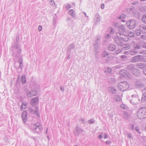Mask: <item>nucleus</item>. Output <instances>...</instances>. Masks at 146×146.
<instances>
[{
	"label": "nucleus",
	"mask_w": 146,
	"mask_h": 146,
	"mask_svg": "<svg viewBox=\"0 0 146 146\" xmlns=\"http://www.w3.org/2000/svg\"><path fill=\"white\" fill-rule=\"evenodd\" d=\"M31 129L35 133H38L42 129V127L39 123H36L32 125Z\"/></svg>",
	"instance_id": "obj_5"
},
{
	"label": "nucleus",
	"mask_w": 146,
	"mask_h": 146,
	"mask_svg": "<svg viewBox=\"0 0 146 146\" xmlns=\"http://www.w3.org/2000/svg\"><path fill=\"white\" fill-rule=\"evenodd\" d=\"M104 4H101V8L102 9H104Z\"/></svg>",
	"instance_id": "obj_59"
},
{
	"label": "nucleus",
	"mask_w": 146,
	"mask_h": 146,
	"mask_svg": "<svg viewBox=\"0 0 146 146\" xmlns=\"http://www.w3.org/2000/svg\"><path fill=\"white\" fill-rule=\"evenodd\" d=\"M35 109H36V110L35 111V113L36 115H37V116H38L39 117V113H38V111L39 110L38 108V107L36 106L35 108Z\"/></svg>",
	"instance_id": "obj_31"
},
{
	"label": "nucleus",
	"mask_w": 146,
	"mask_h": 146,
	"mask_svg": "<svg viewBox=\"0 0 146 146\" xmlns=\"http://www.w3.org/2000/svg\"><path fill=\"white\" fill-rule=\"evenodd\" d=\"M111 71V69L110 68H108L105 71V72L107 73H110Z\"/></svg>",
	"instance_id": "obj_42"
},
{
	"label": "nucleus",
	"mask_w": 146,
	"mask_h": 146,
	"mask_svg": "<svg viewBox=\"0 0 146 146\" xmlns=\"http://www.w3.org/2000/svg\"><path fill=\"white\" fill-rule=\"evenodd\" d=\"M135 68L134 67V66L133 65H130L127 66V68L131 71V72L132 70H133V69H134Z\"/></svg>",
	"instance_id": "obj_23"
},
{
	"label": "nucleus",
	"mask_w": 146,
	"mask_h": 146,
	"mask_svg": "<svg viewBox=\"0 0 146 146\" xmlns=\"http://www.w3.org/2000/svg\"><path fill=\"white\" fill-rule=\"evenodd\" d=\"M128 35L130 37H133L134 36L135 34L134 33H133L131 32H130L129 33Z\"/></svg>",
	"instance_id": "obj_38"
},
{
	"label": "nucleus",
	"mask_w": 146,
	"mask_h": 146,
	"mask_svg": "<svg viewBox=\"0 0 146 146\" xmlns=\"http://www.w3.org/2000/svg\"><path fill=\"white\" fill-rule=\"evenodd\" d=\"M106 36L107 38H109L111 36V35H110L108 34Z\"/></svg>",
	"instance_id": "obj_61"
},
{
	"label": "nucleus",
	"mask_w": 146,
	"mask_h": 146,
	"mask_svg": "<svg viewBox=\"0 0 146 146\" xmlns=\"http://www.w3.org/2000/svg\"><path fill=\"white\" fill-rule=\"evenodd\" d=\"M140 29L144 33H146V26L144 25H141L139 26Z\"/></svg>",
	"instance_id": "obj_18"
},
{
	"label": "nucleus",
	"mask_w": 146,
	"mask_h": 146,
	"mask_svg": "<svg viewBox=\"0 0 146 146\" xmlns=\"http://www.w3.org/2000/svg\"><path fill=\"white\" fill-rule=\"evenodd\" d=\"M37 94V91L35 90H32L27 92L26 95L29 98L35 96Z\"/></svg>",
	"instance_id": "obj_12"
},
{
	"label": "nucleus",
	"mask_w": 146,
	"mask_h": 146,
	"mask_svg": "<svg viewBox=\"0 0 146 146\" xmlns=\"http://www.w3.org/2000/svg\"><path fill=\"white\" fill-rule=\"evenodd\" d=\"M60 89L62 91H64V87H63L62 86H60Z\"/></svg>",
	"instance_id": "obj_63"
},
{
	"label": "nucleus",
	"mask_w": 146,
	"mask_h": 146,
	"mask_svg": "<svg viewBox=\"0 0 146 146\" xmlns=\"http://www.w3.org/2000/svg\"><path fill=\"white\" fill-rule=\"evenodd\" d=\"M109 90L110 92L112 94H115L116 92V90L114 89L113 88H109Z\"/></svg>",
	"instance_id": "obj_26"
},
{
	"label": "nucleus",
	"mask_w": 146,
	"mask_h": 146,
	"mask_svg": "<svg viewBox=\"0 0 146 146\" xmlns=\"http://www.w3.org/2000/svg\"><path fill=\"white\" fill-rule=\"evenodd\" d=\"M94 50L96 53H97L99 52L100 50V47L98 42L96 40V43H95L94 45Z\"/></svg>",
	"instance_id": "obj_15"
},
{
	"label": "nucleus",
	"mask_w": 146,
	"mask_h": 146,
	"mask_svg": "<svg viewBox=\"0 0 146 146\" xmlns=\"http://www.w3.org/2000/svg\"><path fill=\"white\" fill-rule=\"evenodd\" d=\"M118 31L116 33L117 36H119L120 35L126 36L124 33L126 32L125 27L124 25L119 26L117 29Z\"/></svg>",
	"instance_id": "obj_8"
},
{
	"label": "nucleus",
	"mask_w": 146,
	"mask_h": 146,
	"mask_svg": "<svg viewBox=\"0 0 146 146\" xmlns=\"http://www.w3.org/2000/svg\"><path fill=\"white\" fill-rule=\"evenodd\" d=\"M27 104L28 103L27 102H24L23 103H22L21 105L27 107Z\"/></svg>",
	"instance_id": "obj_48"
},
{
	"label": "nucleus",
	"mask_w": 146,
	"mask_h": 146,
	"mask_svg": "<svg viewBox=\"0 0 146 146\" xmlns=\"http://www.w3.org/2000/svg\"><path fill=\"white\" fill-rule=\"evenodd\" d=\"M95 121V120L94 119L92 118L90 119V120H89L88 122L89 124H91L94 123Z\"/></svg>",
	"instance_id": "obj_35"
},
{
	"label": "nucleus",
	"mask_w": 146,
	"mask_h": 146,
	"mask_svg": "<svg viewBox=\"0 0 146 146\" xmlns=\"http://www.w3.org/2000/svg\"><path fill=\"white\" fill-rule=\"evenodd\" d=\"M26 107L24 106L21 105V111H23L26 108Z\"/></svg>",
	"instance_id": "obj_47"
},
{
	"label": "nucleus",
	"mask_w": 146,
	"mask_h": 146,
	"mask_svg": "<svg viewBox=\"0 0 146 146\" xmlns=\"http://www.w3.org/2000/svg\"><path fill=\"white\" fill-rule=\"evenodd\" d=\"M69 50L73 49L75 48L74 45L73 44H71L69 46Z\"/></svg>",
	"instance_id": "obj_37"
},
{
	"label": "nucleus",
	"mask_w": 146,
	"mask_h": 146,
	"mask_svg": "<svg viewBox=\"0 0 146 146\" xmlns=\"http://www.w3.org/2000/svg\"><path fill=\"white\" fill-rule=\"evenodd\" d=\"M53 2V4H54V1H53V0H51L50 2V4H51L52 5H53V3H52Z\"/></svg>",
	"instance_id": "obj_64"
},
{
	"label": "nucleus",
	"mask_w": 146,
	"mask_h": 146,
	"mask_svg": "<svg viewBox=\"0 0 146 146\" xmlns=\"http://www.w3.org/2000/svg\"><path fill=\"white\" fill-rule=\"evenodd\" d=\"M131 47L130 45L128 44H125L124 46L123 47V49H127L130 48Z\"/></svg>",
	"instance_id": "obj_34"
},
{
	"label": "nucleus",
	"mask_w": 146,
	"mask_h": 146,
	"mask_svg": "<svg viewBox=\"0 0 146 146\" xmlns=\"http://www.w3.org/2000/svg\"><path fill=\"white\" fill-rule=\"evenodd\" d=\"M144 74L146 75V68H145L143 70Z\"/></svg>",
	"instance_id": "obj_57"
},
{
	"label": "nucleus",
	"mask_w": 146,
	"mask_h": 146,
	"mask_svg": "<svg viewBox=\"0 0 146 146\" xmlns=\"http://www.w3.org/2000/svg\"><path fill=\"white\" fill-rule=\"evenodd\" d=\"M129 52L130 54L134 55L136 54L137 52L136 51V50L135 49V50H129Z\"/></svg>",
	"instance_id": "obj_25"
},
{
	"label": "nucleus",
	"mask_w": 146,
	"mask_h": 146,
	"mask_svg": "<svg viewBox=\"0 0 146 146\" xmlns=\"http://www.w3.org/2000/svg\"><path fill=\"white\" fill-rule=\"evenodd\" d=\"M131 72L135 76H138L140 75V71L137 68L133 69Z\"/></svg>",
	"instance_id": "obj_16"
},
{
	"label": "nucleus",
	"mask_w": 146,
	"mask_h": 146,
	"mask_svg": "<svg viewBox=\"0 0 146 146\" xmlns=\"http://www.w3.org/2000/svg\"><path fill=\"white\" fill-rule=\"evenodd\" d=\"M141 101L142 102H146V92L143 94L141 99Z\"/></svg>",
	"instance_id": "obj_24"
},
{
	"label": "nucleus",
	"mask_w": 146,
	"mask_h": 146,
	"mask_svg": "<svg viewBox=\"0 0 146 146\" xmlns=\"http://www.w3.org/2000/svg\"><path fill=\"white\" fill-rule=\"evenodd\" d=\"M130 115L126 111H124L123 113V118L127 119L130 117Z\"/></svg>",
	"instance_id": "obj_19"
},
{
	"label": "nucleus",
	"mask_w": 146,
	"mask_h": 146,
	"mask_svg": "<svg viewBox=\"0 0 146 146\" xmlns=\"http://www.w3.org/2000/svg\"><path fill=\"white\" fill-rule=\"evenodd\" d=\"M121 108L122 109H126V106L124 105H121Z\"/></svg>",
	"instance_id": "obj_52"
},
{
	"label": "nucleus",
	"mask_w": 146,
	"mask_h": 146,
	"mask_svg": "<svg viewBox=\"0 0 146 146\" xmlns=\"http://www.w3.org/2000/svg\"><path fill=\"white\" fill-rule=\"evenodd\" d=\"M137 67L140 69H143L146 67V64L143 63H139L136 64Z\"/></svg>",
	"instance_id": "obj_17"
},
{
	"label": "nucleus",
	"mask_w": 146,
	"mask_h": 146,
	"mask_svg": "<svg viewBox=\"0 0 146 146\" xmlns=\"http://www.w3.org/2000/svg\"><path fill=\"white\" fill-rule=\"evenodd\" d=\"M127 11L128 13L133 14L134 16L136 18H139L140 16L139 13L134 6L130 7L129 8L127 9Z\"/></svg>",
	"instance_id": "obj_7"
},
{
	"label": "nucleus",
	"mask_w": 146,
	"mask_h": 146,
	"mask_svg": "<svg viewBox=\"0 0 146 146\" xmlns=\"http://www.w3.org/2000/svg\"><path fill=\"white\" fill-rule=\"evenodd\" d=\"M75 130L77 131V135H78L79 134H80L81 133H82L83 131V130L81 129L79 127H76Z\"/></svg>",
	"instance_id": "obj_21"
},
{
	"label": "nucleus",
	"mask_w": 146,
	"mask_h": 146,
	"mask_svg": "<svg viewBox=\"0 0 146 146\" xmlns=\"http://www.w3.org/2000/svg\"><path fill=\"white\" fill-rule=\"evenodd\" d=\"M121 58L123 59L124 60H126L127 58V56L125 55H122L121 56Z\"/></svg>",
	"instance_id": "obj_43"
},
{
	"label": "nucleus",
	"mask_w": 146,
	"mask_h": 146,
	"mask_svg": "<svg viewBox=\"0 0 146 146\" xmlns=\"http://www.w3.org/2000/svg\"><path fill=\"white\" fill-rule=\"evenodd\" d=\"M21 81L23 84H25L26 83V78L25 75H23L21 76Z\"/></svg>",
	"instance_id": "obj_22"
},
{
	"label": "nucleus",
	"mask_w": 146,
	"mask_h": 146,
	"mask_svg": "<svg viewBox=\"0 0 146 146\" xmlns=\"http://www.w3.org/2000/svg\"><path fill=\"white\" fill-rule=\"evenodd\" d=\"M126 17V15L124 14H122L119 17V19H121V21L122 22H124L125 21L123 20V19L125 18Z\"/></svg>",
	"instance_id": "obj_30"
},
{
	"label": "nucleus",
	"mask_w": 146,
	"mask_h": 146,
	"mask_svg": "<svg viewBox=\"0 0 146 146\" xmlns=\"http://www.w3.org/2000/svg\"><path fill=\"white\" fill-rule=\"evenodd\" d=\"M135 130L139 132V128L138 127H135Z\"/></svg>",
	"instance_id": "obj_62"
},
{
	"label": "nucleus",
	"mask_w": 146,
	"mask_h": 146,
	"mask_svg": "<svg viewBox=\"0 0 146 146\" xmlns=\"http://www.w3.org/2000/svg\"><path fill=\"white\" fill-rule=\"evenodd\" d=\"M12 49L13 51L12 56L15 58L19 57L22 52L21 46L17 43H15L12 46Z\"/></svg>",
	"instance_id": "obj_1"
},
{
	"label": "nucleus",
	"mask_w": 146,
	"mask_h": 146,
	"mask_svg": "<svg viewBox=\"0 0 146 146\" xmlns=\"http://www.w3.org/2000/svg\"><path fill=\"white\" fill-rule=\"evenodd\" d=\"M141 32L140 29H136L135 30V33L137 36H140L141 35Z\"/></svg>",
	"instance_id": "obj_33"
},
{
	"label": "nucleus",
	"mask_w": 146,
	"mask_h": 146,
	"mask_svg": "<svg viewBox=\"0 0 146 146\" xmlns=\"http://www.w3.org/2000/svg\"><path fill=\"white\" fill-rule=\"evenodd\" d=\"M128 40V38L126 36L120 35L115 37V41L117 45L120 46H123V42L127 41Z\"/></svg>",
	"instance_id": "obj_2"
},
{
	"label": "nucleus",
	"mask_w": 146,
	"mask_h": 146,
	"mask_svg": "<svg viewBox=\"0 0 146 146\" xmlns=\"http://www.w3.org/2000/svg\"><path fill=\"white\" fill-rule=\"evenodd\" d=\"M116 48L115 45L113 44H111L109 46L108 49L110 51H113Z\"/></svg>",
	"instance_id": "obj_20"
},
{
	"label": "nucleus",
	"mask_w": 146,
	"mask_h": 146,
	"mask_svg": "<svg viewBox=\"0 0 146 146\" xmlns=\"http://www.w3.org/2000/svg\"><path fill=\"white\" fill-rule=\"evenodd\" d=\"M66 7L67 10H68L71 7V5L69 4H67Z\"/></svg>",
	"instance_id": "obj_46"
},
{
	"label": "nucleus",
	"mask_w": 146,
	"mask_h": 146,
	"mask_svg": "<svg viewBox=\"0 0 146 146\" xmlns=\"http://www.w3.org/2000/svg\"><path fill=\"white\" fill-rule=\"evenodd\" d=\"M137 116L140 119L146 118V107L140 108L137 112Z\"/></svg>",
	"instance_id": "obj_3"
},
{
	"label": "nucleus",
	"mask_w": 146,
	"mask_h": 146,
	"mask_svg": "<svg viewBox=\"0 0 146 146\" xmlns=\"http://www.w3.org/2000/svg\"><path fill=\"white\" fill-rule=\"evenodd\" d=\"M126 25L129 28L132 29H134L136 25V21L133 20L128 21L126 23Z\"/></svg>",
	"instance_id": "obj_9"
},
{
	"label": "nucleus",
	"mask_w": 146,
	"mask_h": 146,
	"mask_svg": "<svg viewBox=\"0 0 146 146\" xmlns=\"http://www.w3.org/2000/svg\"><path fill=\"white\" fill-rule=\"evenodd\" d=\"M108 55V53L107 52H105L102 55V57H105L106 56V55Z\"/></svg>",
	"instance_id": "obj_45"
},
{
	"label": "nucleus",
	"mask_w": 146,
	"mask_h": 146,
	"mask_svg": "<svg viewBox=\"0 0 146 146\" xmlns=\"http://www.w3.org/2000/svg\"><path fill=\"white\" fill-rule=\"evenodd\" d=\"M115 99L118 102L120 101L121 100V97L117 95H116L115 96Z\"/></svg>",
	"instance_id": "obj_29"
},
{
	"label": "nucleus",
	"mask_w": 146,
	"mask_h": 146,
	"mask_svg": "<svg viewBox=\"0 0 146 146\" xmlns=\"http://www.w3.org/2000/svg\"><path fill=\"white\" fill-rule=\"evenodd\" d=\"M129 50L128 51H125L124 52V54H129Z\"/></svg>",
	"instance_id": "obj_54"
},
{
	"label": "nucleus",
	"mask_w": 146,
	"mask_h": 146,
	"mask_svg": "<svg viewBox=\"0 0 146 146\" xmlns=\"http://www.w3.org/2000/svg\"><path fill=\"white\" fill-rule=\"evenodd\" d=\"M69 13L70 15L73 17H74L75 15V12L73 9H70V10Z\"/></svg>",
	"instance_id": "obj_28"
},
{
	"label": "nucleus",
	"mask_w": 146,
	"mask_h": 146,
	"mask_svg": "<svg viewBox=\"0 0 146 146\" xmlns=\"http://www.w3.org/2000/svg\"><path fill=\"white\" fill-rule=\"evenodd\" d=\"M119 89L122 92L127 90L129 87V85L126 82L124 81L120 82L118 85Z\"/></svg>",
	"instance_id": "obj_6"
},
{
	"label": "nucleus",
	"mask_w": 146,
	"mask_h": 146,
	"mask_svg": "<svg viewBox=\"0 0 146 146\" xmlns=\"http://www.w3.org/2000/svg\"><path fill=\"white\" fill-rule=\"evenodd\" d=\"M103 133L101 132L100 135L98 136V137L99 139H101L103 137Z\"/></svg>",
	"instance_id": "obj_49"
},
{
	"label": "nucleus",
	"mask_w": 146,
	"mask_h": 146,
	"mask_svg": "<svg viewBox=\"0 0 146 146\" xmlns=\"http://www.w3.org/2000/svg\"><path fill=\"white\" fill-rule=\"evenodd\" d=\"M27 112L25 111H23L22 114V118L24 123L26 122L27 120Z\"/></svg>",
	"instance_id": "obj_14"
},
{
	"label": "nucleus",
	"mask_w": 146,
	"mask_h": 146,
	"mask_svg": "<svg viewBox=\"0 0 146 146\" xmlns=\"http://www.w3.org/2000/svg\"><path fill=\"white\" fill-rule=\"evenodd\" d=\"M42 29V26L40 25L39 26L38 28V30L39 31H41Z\"/></svg>",
	"instance_id": "obj_53"
},
{
	"label": "nucleus",
	"mask_w": 146,
	"mask_h": 146,
	"mask_svg": "<svg viewBox=\"0 0 146 146\" xmlns=\"http://www.w3.org/2000/svg\"><path fill=\"white\" fill-rule=\"evenodd\" d=\"M56 16H54L53 19V24L54 25H55L56 23Z\"/></svg>",
	"instance_id": "obj_41"
},
{
	"label": "nucleus",
	"mask_w": 146,
	"mask_h": 146,
	"mask_svg": "<svg viewBox=\"0 0 146 146\" xmlns=\"http://www.w3.org/2000/svg\"><path fill=\"white\" fill-rule=\"evenodd\" d=\"M143 56L141 55H138L133 57L131 61L133 62H137L142 60L143 59Z\"/></svg>",
	"instance_id": "obj_10"
},
{
	"label": "nucleus",
	"mask_w": 146,
	"mask_h": 146,
	"mask_svg": "<svg viewBox=\"0 0 146 146\" xmlns=\"http://www.w3.org/2000/svg\"><path fill=\"white\" fill-rule=\"evenodd\" d=\"M120 74L125 78H131V76L129 73L125 70H123L119 72Z\"/></svg>",
	"instance_id": "obj_11"
},
{
	"label": "nucleus",
	"mask_w": 146,
	"mask_h": 146,
	"mask_svg": "<svg viewBox=\"0 0 146 146\" xmlns=\"http://www.w3.org/2000/svg\"><path fill=\"white\" fill-rule=\"evenodd\" d=\"M114 26L115 28H118L119 27L118 26V23H116L114 24Z\"/></svg>",
	"instance_id": "obj_55"
},
{
	"label": "nucleus",
	"mask_w": 146,
	"mask_h": 146,
	"mask_svg": "<svg viewBox=\"0 0 146 146\" xmlns=\"http://www.w3.org/2000/svg\"><path fill=\"white\" fill-rule=\"evenodd\" d=\"M132 93L133 94L131 96L132 98L130 100V102L134 105L137 104L139 102L140 99L138 96L135 90L133 91Z\"/></svg>",
	"instance_id": "obj_4"
},
{
	"label": "nucleus",
	"mask_w": 146,
	"mask_h": 146,
	"mask_svg": "<svg viewBox=\"0 0 146 146\" xmlns=\"http://www.w3.org/2000/svg\"><path fill=\"white\" fill-rule=\"evenodd\" d=\"M95 17L96 18V21L97 22L99 21H100V17L97 15H95Z\"/></svg>",
	"instance_id": "obj_40"
},
{
	"label": "nucleus",
	"mask_w": 146,
	"mask_h": 146,
	"mask_svg": "<svg viewBox=\"0 0 146 146\" xmlns=\"http://www.w3.org/2000/svg\"><path fill=\"white\" fill-rule=\"evenodd\" d=\"M140 44L139 43L136 44L134 45V48L135 50H137L141 48Z\"/></svg>",
	"instance_id": "obj_27"
},
{
	"label": "nucleus",
	"mask_w": 146,
	"mask_h": 146,
	"mask_svg": "<svg viewBox=\"0 0 146 146\" xmlns=\"http://www.w3.org/2000/svg\"><path fill=\"white\" fill-rule=\"evenodd\" d=\"M19 62V64H21V63H23V59L22 58H20L18 60Z\"/></svg>",
	"instance_id": "obj_50"
},
{
	"label": "nucleus",
	"mask_w": 146,
	"mask_h": 146,
	"mask_svg": "<svg viewBox=\"0 0 146 146\" xmlns=\"http://www.w3.org/2000/svg\"><path fill=\"white\" fill-rule=\"evenodd\" d=\"M101 37L100 36H97L96 38V40H97V41L98 42V43L100 42L101 40Z\"/></svg>",
	"instance_id": "obj_39"
},
{
	"label": "nucleus",
	"mask_w": 146,
	"mask_h": 146,
	"mask_svg": "<svg viewBox=\"0 0 146 146\" xmlns=\"http://www.w3.org/2000/svg\"><path fill=\"white\" fill-rule=\"evenodd\" d=\"M142 21L145 23H146V14L144 15L142 19Z\"/></svg>",
	"instance_id": "obj_32"
},
{
	"label": "nucleus",
	"mask_w": 146,
	"mask_h": 146,
	"mask_svg": "<svg viewBox=\"0 0 146 146\" xmlns=\"http://www.w3.org/2000/svg\"><path fill=\"white\" fill-rule=\"evenodd\" d=\"M115 81V79L114 78H112L110 79V82L112 83H114Z\"/></svg>",
	"instance_id": "obj_44"
},
{
	"label": "nucleus",
	"mask_w": 146,
	"mask_h": 146,
	"mask_svg": "<svg viewBox=\"0 0 146 146\" xmlns=\"http://www.w3.org/2000/svg\"><path fill=\"white\" fill-rule=\"evenodd\" d=\"M38 102V98L36 97L33 98L31 99V104L33 106H35Z\"/></svg>",
	"instance_id": "obj_13"
},
{
	"label": "nucleus",
	"mask_w": 146,
	"mask_h": 146,
	"mask_svg": "<svg viewBox=\"0 0 146 146\" xmlns=\"http://www.w3.org/2000/svg\"><path fill=\"white\" fill-rule=\"evenodd\" d=\"M135 86L136 88H141L142 85L141 83H138L135 84Z\"/></svg>",
	"instance_id": "obj_36"
},
{
	"label": "nucleus",
	"mask_w": 146,
	"mask_h": 146,
	"mask_svg": "<svg viewBox=\"0 0 146 146\" xmlns=\"http://www.w3.org/2000/svg\"><path fill=\"white\" fill-rule=\"evenodd\" d=\"M29 111L31 112H33V109L31 108H29Z\"/></svg>",
	"instance_id": "obj_58"
},
{
	"label": "nucleus",
	"mask_w": 146,
	"mask_h": 146,
	"mask_svg": "<svg viewBox=\"0 0 146 146\" xmlns=\"http://www.w3.org/2000/svg\"><path fill=\"white\" fill-rule=\"evenodd\" d=\"M110 29L111 30L110 33L112 34L114 32V31L113 30V28H110Z\"/></svg>",
	"instance_id": "obj_56"
},
{
	"label": "nucleus",
	"mask_w": 146,
	"mask_h": 146,
	"mask_svg": "<svg viewBox=\"0 0 146 146\" xmlns=\"http://www.w3.org/2000/svg\"><path fill=\"white\" fill-rule=\"evenodd\" d=\"M19 66L18 67V68H22L23 67V63H21V64H19Z\"/></svg>",
	"instance_id": "obj_51"
},
{
	"label": "nucleus",
	"mask_w": 146,
	"mask_h": 146,
	"mask_svg": "<svg viewBox=\"0 0 146 146\" xmlns=\"http://www.w3.org/2000/svg\"><path fill=\"white\" fill-rule=\"evenodd\" d=\"M143 48H146V43H144L143 44Z\"/></svg>",
	"instance_id": "obj_60"
}]
</instances>
